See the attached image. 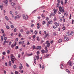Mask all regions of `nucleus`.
I'll use <instances>...</instances> for the list:
<instances>
[{
    "label": "nucleus",
    "instance_id": "c9c22d12",
    "mask_svg": "<svg viewBox=\"0 0 74 74\" xmlns=\"http://www.w3.org/2000/svg\"><path fill=\"white\" fill-rule=\"evenodd\" d=\"M36 53H37V55H39V54H40V52L38 51H37Z\"/></svg>",
    "mask_w": 74,
    "mask_h": 74
},
{
    "label": "nucleus",
    "instance_id": "7c9ffc66",
    "mask_svg": "<svg viewBox=\"0 0 74 74\" xmlns=\"http://www.w3.org/2000/svg\"><path fill=\"white\" fill-rule=\"evenodd\" d=\"M61 13H62V11L61 10H59L58 11L59 14H61Z\"/></svg>",
    "mask_w": 74,
    "mask_h": 74
},
{
    "label": "nucleus",
    "instance_id": "de8ad7c7",
    "mask_svg": "<svg viewBox=\"0 0 74 74\" xmlns=\"http://www.w3.org/2000/svg\"><path fill=\"white\" fill-rule=\"evenodd\" d=\"M37 28L38 29H40V25L37 26Z\"/></svg>",
    "mask_w": 74,
    "mask_h": 74
},
{
    "label": "nucleus",
    "instance_id": "774afa93",
    "mask_svg": "<svg viewBox=\"0 0 74 74\" xmlns=\"http://www.w3.org/2000/svg\"><path fill=\"white\" fill-rule=\"evenodd\" d=\"M15 74H18V71H15Z\"/></svg>",
    "mask_w": 74,
    "mask_h": 74
},
{
    "label": "nucleus",
    "instance_id": "3c124183",
    "mask_svg": "<svg viewBox=\"0 0 74 74\" xmlns=\"http://www.w3.org/2000/svg\"><path fill=\"white\" fill-rule=\"evenodd\" d=\"M10 50H8L7 52V53H8V54H9V53H10Z\"/></svg>",
    "mask_w": 74,
    "mask_h": 74
},
{
    "label": "nucleus",
    "instance_id": "5fc2aeb1",
    "mask_svg": "<svg viewBox=\"0 0 74 74\" xmlns=\"http://www.w3.org/2000/svg\"><path fill=\"white\" fill-rule=\"evenodd\" d=\"M17 18H17L16 16H15L14 17V19H15V20H16V19H17Z\"/></svg>",
    "mask_w": 74,
    "mask_h": 74
},
{
    "label": "nucleus",
    "instance_id": "338daca9",
    "mask_svg": "<svg viewBox=\"0 0 74 74\" xmlns=\"http://www.w3.org/2000/svg\"><path fill=\"white\" fill-rule=\"evenodd\" d=\"M57 7H59V3H57Z\"/></svg>",
    "mask_w": 74,
    "mask_h": 74
},
{
    "label": "nucleus",
    "instance_id": "423d86ee",
    "mask_svg": "<svg viewBox=\"0 0 74 74\" xmlns=\"http://www.w3.org/2000/svg\"><path fill=\"white\" fill-rule=\"evenodd\" d=\"M64 41H67L69 40V38L65 36L64 37Z\"/></svg>",
    "mask_w": 74,
    "mask_h": 74
},
{
    "label": "nucleus",
    "instance_id": "58836bf2",
    "mask_svg": "<svg viewBox=\"0 0 74 74\" xmlns=\"http://www.w3.org/2000/svg\"><path fill=\"white\" fill-rule=\"evenodd\" d=\"M33 38V39H34L36 38V35H34L32 36Z\"/></svg>",
    "mask_w": 74,
    "mask_h": 74
},
{
    "label": "nucleus",
    "instance_id": "ddd939ff",
    "mask_svg": "<svg viewBox=\"0 0 74 74\" xmlns=\"http://www.w3.org/2000/svg\"><path fill=\"white\" fill-rule=\"evenodd\" d=\"M68 63L70 64L69 66H72V63H71V61H69Z\"/></svg>",
    "mask_w": 74,
    "mask_h": 74
},
{
    "label": "nucleus",
    "instance_id": "a19ab883",
    "mask_svg": "<svg viewBox=\"0 0 74 74\" xmlns=\"http://www.w3.org/2000/svg\"><path fill=\"white\" fill-rule=\"evenodd\" d=\"M41 51L42 53H44V52H45V50H41Z\"/></svg>",
    "mask_w": 74,
    "mask_h": 74
},
{
    "label": "nucleus",
    "instance_id": "473e14b6",
    "mask_svg": "<svg viewBox=\"0 0 74 74\" xmlns=\"http://www.w3.org/2000/svg\"><path fill=\"white\" fill-rule=\"evenodd\" d=\"M53 29H56V27H57V26H56L54 25L53 26Z\"/></svg>",
    "mask_w": 74,
    "mask_h": 74
},
{
    "label": "nucleus",
    "instance_id": "f03ea898",
    "mask_svg": "<svg viewBox=\"0 0 74 74\" xmlns=\"http://www.w3.org/2000/svg\"><path fill=\"white\" fill-rule=\"evenodd\" d=\"M53 21L52 20L49 21L47 22V23L46 25V26L47 27H48L49 26V24H52V23Z\"/></svg>",
    "mask_w": 74,
    "mask_h": 74
},
{
    "label": "nucleus",
    "instance_id": "4c0bfd02",
    "mask_svg": "<svg viewBox=\"0 0 74 74\" xmlns=\"http://www.w3.org/2000/svg\"><path fill=\"white\" fill-rule=\"evenodd\" d=\"M32 47L34 49H36V47H35V46H34V45H33Z\"/></svg>",
    "mask_w": 74,
    "mask_h": 74
},
{
    "label": "nucleus",
    "instance_id": "f3484780",
    "mask_svg": "<svg viewBox=\"0 0 74 74\" xmlns=\"http://www.w3.org/2000/svg\"><path fill=\"white\" fill-rule=\"evenodd\" d=\"M45 23H46V22L45 21H43L42 23V25H45Z\"/></svg>",
    "mask_w": 74,
    "mask_h": 74
},
{
    "label": "nucleus",
    "instance_id": "8fccbe9b",
    "mask_svg": "<svg viewBox=\"0 0 74 74\" xmlns=\"http://www.w3.org/2000/svg\"><path fill=\"white\" fill-rule=\"evenodd\" d=\"M72 24H74V20L73 19L72 20Z\"/></svg>",
    "mask_w": 74,
    "mask_h": 74
},
{
    "label": "nucleus",
    "instance_id": "393cba45",
    "mask_svg": "<svg viewBox=\"0 0 74 74\" xmlns=\"http://www.w3.org/2000/svg\"><path fill=\"white\" fill-rule=\"evenodd\" d=\"M13 68L14 69H16V65L15 64L13 66Z\"/></svg>",
    "mask_w": 74,
    "mask_h": 74
},
{
    "label": "nucleus",
    "instance_id": "cd10ccee",
    "mask_svg": "<svg viewBox=\"0 0 74 74\" xmlns=\"http://www.w3.org/2000/svg\"><path fill=\"white\" fill-rule=\"evenodd\" d=\"M1 31L2 32V33H3V34L4 33V30H3V29H1Z\"/></svg>",
    "mask_w": 74,
    "mask_h": 74
},
{
    "label": "nucleus",
    "instance_id": "603ef678",
    "mask_svg": "<svg viewBox=\"0 0 74 74\" xmlns=\"http://www.w3.org/2000/svg\"><path fill=\"white\" fill-rule=\"evenodd\" d=\"M71 19V14L70 15V16L69 17V19Z\"/></svg>",
    "mask_w": 74,
    "mask_h": 74
},
{
    "label": "nucleus",
    "instance_id": "864d4df0",
    "mask_svg": "<svg viewBox=\"0 0 74 74\" xmlns=\"http://www.w3.org/2000/svg\"><path fill=\"white\" fill-rule=\"evenodd\" d=\"M20 32H21V33H23V29H21V30Z\"/></svg>",
    "mask_w": 74,
    "mask_h": 74
},
{
    "label": "nucleus",
    "instance_id": "a211bd4d",
    "mask_svg": "<svg viewBox=\"0 0 74 74\" xmlns=\"http://www.w3.org/2000/svg\"><path fill=\"white\" fill-rule=\"evenodd\" d=\"M63 68V64H61L60 65V69H62Z\"/></svg>",
    "mask_w": 74,
    "mask_h": 74
},
{
    "label": "nucleus",
    "instance_id": "a18cd8bd",
    "mask_svg": "<svg viewBox=\"0 0 74 74\" xmlns=\"http://www.w3.org/2000/svg\"><path fill=\"white\" fill-rule=\"evenodd\" d=\"M29 33H30V32H29V31H27V32H26V34H29Z\"/></svg>",
    "mask_w": 74,
    "mask_h": 74
},
{
    "label": "nucleus",
    "instance_id": "680f3d73",
    "mask_svg": "<svg viewBox=\"0 0 74 74\" xmlns=\"http://www.w3.org/2000/svg\"><path fill=\"white\" fill-rule=\"evenodd\" d=\"M19 45H21V44H22V42L20 41L19 42Z\"/></svg>",
    "mask_w": 74,
    "mask_h": 74
},
{
    "label": "nucleus",
    "instance_id": "f704fd0d",
    "mask_svg": "<svg viewBox=\"0 0 74 74\" xmlns=\"http://www.w3.org/2000/svg\"><path fill=\"white\" fill-rule=\"evenodd\" d=\"M49 56V55L48 54H47L46 55L45 57L46 58H48V56Z\"/></svg>",
    "mask_w": 74,
    "mask_h": 74
},
{
    "label": "nucleus",
    "instance_id": "b1692460",
    "mask_svg": "<svg viewBox=\"0 0 74 74\" xmlns=\"http://www.w3.org/2000/svg\"><path fill=\"white\" fill-rule=\"evenodd\" d=\"M9 65L10 66H11V64H12L11 62L9 61Z\"/></svg>",
    "mask_w": 74,
    "mask_h": 74
},
{
    "label": "nucleus",
    "instance_id": "69168bd1",
    "mask_svg": "<svg viewBox=\"0 0 74 74\" xmlns=\"http://www.w3.org/2000/svg\"><path fill=\"white\" fill-rule=\"evenodd\" d=\"M42 69H44V65H43L42 66Z\"/></svg>",
    "mask_w": 74,
    "mask_h": 74
},
{
    "label": "nucleus",
    "instance_id": "79ce46f5",
    "mask_svg": "<svg viewBox=\"0 0 74 74\" xmlns=\"http://www.w3.org/2000/svg\"><path fill=\"white\" fill-rule=\"evenodd\" d=\"M15 48L16 49H17L19 48V47H18V46H17L15 47Z\"/></svg>",
    "mask_w": 74,
    "mask_h": 74
},
{
    "label": "nucleus",
    "instance_id": "0e129e2a",
    "mask_svg": "<svg viewBox=\"0 0 74 74\" xmlns=\"http://www.w3.org/2000/svg\"><path fill=\"white\" fill-rule=\"evenodd\" d=\"M16 17H17V18H20V16H19L17 15L16 16Z\"/></svg>",
    "mask_w": 74,
    "mask_h": 74
},
{
    "label": "nucleus",
    "instance_id": "0eeeda50",
    "mask_svg": "<svg viewBox=\"0 0 74 74\" xmlns=\"http://www.w3.org/2000/svg\"><path fill=\"white\" fill-rule=\"evenodd\" d=\"M4 2L5 3V5L7 6L8 5V0H5Z\"/></svg>",
    "mask_w": 74,
    "mask_h": 74
},
{
    "label": "nucleus",
    "instance_id": "13d9d810",
    "mask_svg": "<svg viewBox=\"0 0 74 74\" xmlns=\"http://www.w3.org/2000/svg\"><path fill=\"white\" fill-rule=\"evenodd\" d=\"M61 4L62 5H63V1L62 0L61 1Z\"/></svg>",
    "mask_w": 74,
    "mask_h": 74
},
{
    "label": "nucleus",
    "instance_id": "7ed1b4c3",
    "mask_svg": "<svg viewBox=\"0 0 74 74\" xmlns=\"http://www.w3.org/2000/svg\"><path fill=\"white\" fill-rule=\"evenodd\" d=\"M53 11H54V12L53 13V16H55V15L56 14V12L58 11V9H55V8L53 9Z\"/></svg>",
    "mask_w": 74,
    "mask_h": 74
},
{
    "label": "nucleus",
    "instance_id": "9b49d317",
    "mask_svg": "<svg viewBox=\"0 0 74 74\" xmlns=\"http://www.w3.org/2000/svg\"><path fill=\"white\" fill-rule=\"evenodd\" d=\"M21 66H19V69L20 70H22L23 66L22 65V64H21Z\"/></svg>",
    "mask_w": 74,
    "mask_h": 74
},
{
    "label": "nucleus",
    "instance_id": "ea45409f",
    "mask_svg": "<svg viewBox=\"0 0 74 74\" xmlns=\"http://www.w3.org/2000/svg\"><path fill=\"white\" fill-rule=\"evenodd\" d=\"M62 41V39H60L59 40L58 42H61Z\"/></svg>",
    "mask_w": 74,
    "mask_h": 74
},
{
    "label": "nucleus",
    "instance_id": "aec40b11",
    "mask_svg": "<svg viewBox=\"0 0 74 74\" xmlns=\"http://www.w3.org/2000/svg\"><path fill=\"white\" fill-rule=\"evenodd\" d=\"M5 18L6 19V20H7V21H8L9 20V19L8 18L7 16H5Z\"/></svg>",
    "mask_w": 74,
    "mask_h": 74
},
{
    "label": "nucleus",
    "instance_id": "37998d69",
    "mask_svg": "<svg viewBox=\"0 0 74 74\" xmlns=\"http://www.w3.org/2000/svg\"><path fill=\"white\" fill-rule=\"evenodd\" d=\"M6 53H5V51H4L3 53V55H5Z\"/></svg>",
    "mask_w": 74,
    "mask_h": 74
},
{
    "label": "nucleus",
    "instance_id": "a878e982",
    "mask_svg": "<svg viewBox=\"0 0 74 74\" xmlns=\"http://www.w3.org/2000/svg\"><path fill=\"white\" fill-rule=\"evenodd\" d=\"M59 10L60 11H61L62 10V8L61 6L60 7Z\"/></svg>",
    "mask_w": 74,
    "mask_h": 74
},
{
    "label": "nucleus",
    "instance_id": "4468645a",
    "mask_svg": "<svg viewBox=\"0 0 74 74\" xmlns=\"http://www.w3.org/2000/svg\"><path fill=\"white\" fill-rule=\"evenodd\" d=\"M37 49H41V46H37L36 47Z\"/></svg>",
    "mask_w": 74,
    "mask_h": 74
},
{
    "label": "nucleus",
    "instance_id": "6e6d98bb",
    "mask_svg": "<svg viewBox=\"0 0 74 74\" xmlns=\"http://www.w3.org/2000/svg\"><path fill=\"white\" fill-rule=\"evenodd\" d=\"M14 32H16V29L15 28V29H14Z\"/></svg>",
    "mask_w": 74,
    "mask_h": 74
},
{
    "label": "nucleus",
    "instance_id": "e433bc0d",
    "mask_svg": "<svg viewBox=\"0 0 74 74\" xmlns=\"http://www.w3.org/2000/svg\"><path fill=\"white\" fill-rule=\"evenodd\" d=\"M62 29L63 30H65L66 29V27L65 26L63 27L62 28Z\"/></svg>",
    "mask_w": 74,
    "mask_h": 74
},
{
    "label": "nucleus",
    "instance_id": "bb28decb",
    "mask_svg": "<svg viewBox=\"0 0 74 74\" xmlns=\"http://www.w3.org/2000/svg\"><path fill=\"white\" fill-rule=\"evenodd\" d=\"M11 27V28H14V25H10Z\"/></svg>",
    "mask_w": 74,
    "mask_h": 74
},
{
    "label": "nucleus",
    "instance_id": "f257e3e1",
    "mask_svg": "<svg viewBox=\"0 0 74 74\" xmlns=\"http://www.w3.org/2000/svg\"><path fill=\"white\" fill-rule=\"evenodd\" d=\"M11 61L12 62V63H14V60H16L15 57L13 56V54H11Z\"/></svg>",
    "mask_w": 74,
    "mask_h": 74
},
{
    "label": "nucleus",
    "instance_id": "4be33fe9",
    "mask_svg": "<svg viewBox=\"0 0 74 74\" xmlns=\"http://www.w3.org/2000/svg\"><path fill=\"white\" fill-rule=\"evenodd\" d=\"M36 39L38 41H40V38H39V37L38 36L36 37Z\"/></svg>",
    "mask_w": 74,
    "mask_h": 74
},
{
    "label": "nucleus",
    "instance_id": "052dcab7",
    "mask_svg": "<svg viewBox=\"0 0 74 74\" xmlns=\"http://www.w3.org/2000/svg\"><path fill=\"white\" fill-rule=\"evenodd\" d=\"M59 26V23H57L56 25V26Z\"/></svg>",
    "mask_w": 74,
    "mask_h": 74
},
{
    "label": "nucleus",
    "instance_id": "09e8293b",
    "mask_svg": "<svg viewBox=\"0 0 74 74\" xmlns=\"http://www.w3.org/2000/svg\"><path fill=\"white\" fill-rule=\"evenodd\" d=\"M54 21H55L56 20V17H54L53 19Z\"/></svg>",
    "mask_w": 74,
    "mask_h": 74
},
{
    "label": "nucleus",
    "instance_id": "49530a36",
    "mask_svg": "<svg viewBox=\"0 0 74 74\" xmlns=\"http://www.w3.org/2000/svg\"><path fill=\"white\" fill-rule=\"evenodd\" d=\"M0 7L1 10H3V6L0 5Z\"/></svg>",
    "mask_w": 74,
    "mask_h": 74
},
{
    "label": "nucleus",
    "instance_id": "72a5a7b5",
    "mask_svg": "<svg viewBox=\"0 0 74 74\" xmlns=\"http://www.w3.org/2000/svg\"><path fill=\"white\" fill-rule=\"evenodd\" d=\"M64 9H63L61 11V12H62V13H63V12H64Z\"/></svg>",
    "mask_w": 74,
    "mask_h": 74
},
{
    "label": "nucleus",
    "instance_id": "e2e57ef3",
    "mask_svg": "<svg viewBox=\"0 0 74 74\" xmlns=\"http://www.w3.org/2000/svg\"><path fill=\"white\" fill-rule=\"evenodd\" d=\"M31 27H33L34 26V24H31Z\"/></svg>",
    "mask_w": 74,
    "mask_h": 74
},
{
    "label": "nucleus",
    "instance_id": "c85d7f7f",
    "mask_svg": "<svg viewBox=\"0 0 74 74\" xmlns=\"http://www.w3.org/2000/svg\"><path fill=\"white\" fill-rule=\"evenodd\" d=\"M1 40H2V41H3L4 40V38H3V37L2 36H1Z\"/></svg>",
    "mask_w": 74,
    "mask_h": 74
},
{
    "label": "nucleus",
    "instance_id": "412c9836",
    "mask_svg": "<svg viewBox=\"0 0 74 74\" xmlns=\"http://www.w3.org/2000/svg\"><path fill=\"white\" fill-rule=\"evenodd\" d=\"M66 35L67 36H70V34H69V32H67L66 33Z\"/></svg>",
    "mask_w": 74,
    "mask_h": 74
},
{
    "label": "nucleus",
    "instance_id": "20e7f679",
    "mask_svg": "<svg viewBox=\"0 0 74 74\" xmlns=\"http://www.w3.org/2000/svg\"><path fill=\"white\" fill-rule=\"evenodd\" d=\"M23 18L24 19L27 20V19L28 18V16H27V15H23Z\"/></svg>",
    "mask_w": 74,
    "mask_h": 74
},
{
    "label": "nucleus",
    "instance_id": "2f4dec72",
    "mask_svg": "<svg viewBox=\"0 0 74 74\" xmlns=\"http://www.w3.org/2000/svg\"><path fill=\"white\" fill-rule=\"evenodd\" d=\"M47 47H49V46H50V43H48L47 44Z\"/></svg>",
    "mask_w": 74,
    "mask_h": 74
},
{
    "label": "nucleus",
    "instance_id": "6e6552de",
    "mask_svg": "<svg viewBox=\"0 0 74 74\" xmlns=\"http://www.w3.org/2000/svg\"><path fill=\"white\" fill-rule=\"evenodd\" d=\"M73 34H74V33H73V31H72L71 32V33L69 34V36H73Z\"/></svg>",
    "mask_w": 74,
    "mask_h": 74
},
{
    "label": "nucleus",
    "instance_id": "c03bdc74",
    "mask_svg": "<svg viewBox=\"0 0 74 74\" xmlns=\"http://www.w3.org/2000/svg\"><path fill=\"white\" fill-rule=\"evenodd\" d=\"M4 40H7V37H5L4 38Z\"/></svg>",
    "mask_w": 74,
    "mask_h": 74
},
{
    "label": "nucleus",
    "instance_id": "9d476101",
    "mask_svg": "<svg viewBox=\"0 0 74 74\" xmlns=\"http://www.w3.org/2000/svg\"><path fill=\"white\" fill-rule=\"evenodd\" d=\"M15 3H14L13 2H12L11 3V5L12 6H15Z\"/></svg>",
    "mask_w": 74,
    "mask_h": 74
},
{
    "label": "nucleus",
    "instance_id": "f8f14e48",
    "mask_svg": "<svg viewBox=\"0 0 74 74\" xmlns=\"http://www.w3.org/2000/svg\"><path fill=\"white\" fill-rule=\"evenodd\" d=\"M36 58L37 60H38V59H39V56L38 55H37L36 57Z\"/></svg>",
    "mask_w": 74,
    "mask_h": 74
},
{
    "label": "nucleus",
    "instance_id": "dca6fc26",
    "mask_svg": "<svg viewBox=\"0 0 74 74\" xmlns=\"http://www.w3.org/2000/svg\"><path fill=\"white\" fill-rule=\"evenodd\" d=\"M34 62L35 64H36V59H35V58H34Z\"/></svg>",
    "mask_w": 74,
    "mask_h": 74
},
{
    "label": "nucleus",
    "instance_id": "2eb2a0df",
    "mask_svg": "<svg viewBox=\"0 0 74 74\" xmlns=\"http://www.w3.org/2000/svg\"><path fill=\"white\" fill-rule=\"evenodd\" d=\"M49 36L48 34H47L45 36V38H47V37H48Z\"/></svg>",
    "mask_w": 74,
    "mask_h": 74
},
{
    "label": "nucleus",
    "instance_id": "1a4fd4ad",
    "mask_svg": "<svg viewBox=\"0 0 74 74\" xmlns=\"http://www.w3.org/2000/svg\"><path fill=\"white\" fill-rule=\"evenodd\" d=\"M65 71L66 73H68V74H70V71L68 69H66Z\"/></svg>",
    "mask_w": 74,
    "mask_h": 74
},
{
    "label": "nucleus",
    "instance_id": "bf43d9fd",
    "mask_svg": "<svg viewBox=\"0 0 74 74\" xmlns=\"http://www.w3.org/2000/svg\"><path fill=\"white\" fill-rule=\"evenodd\" d=\"M26 65L27 67H29V65L28 64H27V63H26Z\"/></svg>",
    "mask_w": 74,
    "mask_h": 74
},
{
    "label": "nucleus",
    "instance_id": "4d7b16f0",
    "mask_svg": "<svg viewBox=\"0 0 74 74\" xmlns=\"http://www.w3.org/2000/svg\"><path fill=\"white\" fill-rule=\"evenodd\" d=\"M46 19L47 21H48V20H49V18H48V17H46Z\"/></svg>",
    "mask_w": 74,
    "mask_h": 74
},
{
    "label": "nucleus",
    "instance_id": "39448f33",
    "mask_svg": "<svg viewBox=\"0 0 74 74\" xmlns=\"http://www.w3.org/2000/svg\"><path fill=\"white\" fill-rule=\"evenodd\" d=\"M16 45V42H15V44H12L11 45V47L12 48H13L14 47H15V46Z\"/></svg>",
    "mask_w": 74,
    "mask_h": 74
},
{
    "label": "nucleus",
    "instance_id": "6ab92c4d",
    "mask_svg": "<svg viewBox=\"0 0 74 74\" xmlns=\"http://www.w3.org/2000/svg\"><path fill=\"white\" fill-rule=\"evenodd\" d=\"M37 33H38V32L37 30H35L34 32L35 34H37Z\"/></svg>",
    "mask_w": 74,
    "mask_h": 74
},
{
    "label": "nucleus",
    "instance_id": "c756f323",
    "mask_svg": "<svg viewBox=\"0 0 74 74\" xmlns=\"http://www.w3.org/2000/svg\"><path fill=\"white\" fill-rule=\"evenodd\" d=\"M6 27L8 29H10V27H9V26L6 25Z\"/></svg>",
    "mask_w": 74,
    "mask_h": 74
},
{
    "label": "nucleus",
    "instance_id": "5701e85b",
    "mask_svg": "<svg viewBox=\"0 0 74 74\" xmlns=\"http://www.w3.org/2000/svg\"><path fill=\"white\" fill-rule=\"evenodd\" d=\"M41 16L42 17H43V19H44V18H45V16H44V15L43 14H42L41 15Z\"/></svg>",
    "mask_w": 74,
    "mask_h": 74
}]
</instances>
